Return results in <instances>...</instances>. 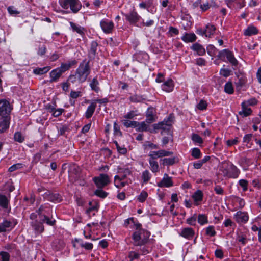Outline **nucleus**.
Instances as JSON below:
<instances>
[{
  "label": "nucleus",
  "instance_id": "nucleus-1",
  "mask_svg": "<svg viewBox=\"0 0 261 261\" xmlns=\"http://www.w3.org/2000/svg\"><path fill=\"white\" fill-rule=\"evenodd\" d=\"M85 62V61H83V62ZM89 73L90 67L89 61H88L85 64L82 63L80 65L75 75L80 82H83L86 80Z\"/></svg>",
  "mask_w": 261,
  "mask_h": 261
},
{
  "label": "nucleus",
  "instance_id": "nucleus-2",
  "mask_svg": "<svg viewBox=\"0 0 261 261\" xmlns=\"http://www.w3.org/2000/svg\"><path fill=\"white\" fill-rule=\"evenodd\" d=\"M61 7L65 9L69 8L74 13H76L81 9L82 5L79 0H59Z\"/></svg>",
  "mask_w": 261,
  "mask_h": 261
},
{
  "label": "nucleus",
  "instance_id": "nucleus-3",
  "mask_svg": "<svg viewBox=\"0 0 261 261\" xmlns=\"http://www.w3.org/2000/svg\"><path fill=\"white\" fill-rule=\"evenodd\" d=\"M133 237L134 241V245L140 246L144 244L147 242L149 235L147 232L140 229L134 233Z\"/></svg>",
  "mask_w": 261,
  "mask_h": 261
},
{
  "label": "nucleus",
  "instance_id": "nucleus-4",
  "mask_svg": "<svg viewBox=\"0 0 261 261\" xmlns=\"http://www.w3.org/2000/svg\"><path fill=\"white\" fill-rule=\"evenodd\" d=\"M93 181L99 189L106 186L110 182L109 176L105 174H100L99 176L94 177Z\"/></svg>",
  "mask_w": 261,
  "mask_h": 261
},
{
  "label": "nucleus",
  "instance_id": "nucleus-5",
  "mask_svg": "<svg viewBox=\"0 0 261 261\" xmlns=\"http://www.w3.org/2000/svg\"><path fill=\"white\" fill-rule=\"evenodd\" d=\"M9 102L5 99L0 100V117L8 118V115L11 112Z\"/></svg>",
  "mask_w": 261,
  "mask_h": 261
},
{
  "label": "nucleus",
  "instance_id": "nucleus-6",
  "mask_svg": "<svg viewBox=\"0 0 261 261\" xmlns=\"http://www.w3.org/2000/svg\"><path fill=\"white\" fill-rule=\"evenodd\" d=\"M44 198L53 202H60L62 200L61 196L57 193H51L47 191L44 194Z\"/></svg>",
  "mask_w": 261,
  "mask_h": 261
},
{
  "label": "nucleus",
  "instance_id": "nucleus-7",
  "mask_svg": "<svg viewBox=\"0 0 261 261\" xmlns=\"http://www.w3.org/2000/svg\"><path fill=\"white\" fill-rule=\"evenodd\" d=\"M158 186L160 187H169L173 186L171 177H169L168 175L165 173L162 180L158 183Z\"/></svg>",
  "mask_w": 261,
  "mask_h": 261
},
{
  "label": "nucleus",
  "instance_id": "nucleus-8",
  "mask_svg": "<svg viewBox=\"0 0 261 261\" xmlns=\"http://www.w3.org/2000/svg\"><path fill=\"white\" fill-rule=\"evenodd\" d=\"M146 121L147 123H151L154 122L155 120V111L153 108L148 109L146 112Z\"/></svg>",
  "mask_w": 261,
  "mask_h": 261
},
{
  "label": "nucleus",
  "instance_id": "nucleus-9",
  "mask_svg": "<svg viewBox=\"0 0 261 261\" xmlns=\"http://www.w3.org/2000/svg\"><path fill=\"white\" fill-rule=\"evenodd\" d=\"M234 217L238 223H245L248 220V216L247 213L241 211L238 212Z\"/></svg>",
  "mask_w": 261,
  "mask_h": 261
},
{
  "label": "nucleus",
  "instance_id": "nucleus-10",
  "mask_svg": "<svg viewBox=\"0 0 261 261\" xmlns=\"http://www.w3.org/2000/svg\"><path fill=\"white\" fill-rule=\"evenodd\" d=\"M42 223V221H38V219L32 222V226L37 233H41L44 231V226Z\"/></svg>",
  "mask_w": 261,
  "mask_h": 261
},
{
  "label": "nucleus",
  "instance_id": "nucleus-11",
  "mask_svg": "<svg viewBox=\"0 0 261 261\" xmlns=\"http://www.w3.org/2000/svg\"><path fill=\"white\" fill-rule=\"evenodd\" d=\"M100 25L103 31L106 33L112 32L114 27L113 22H108L106 21H101L100 23Z\"/></svg>",
  "mask_w": 261,
  "mask_h": 261
},
{
  "label": "nucleus",
  "instance_id": "nucleus-12",
  "mask_svg": "<svg viewBox=\"0 0 261 261\" xmlns=\"http://www.w3.org/2000/svg\"><path fill=\"white\" fill-rule=\"evenodd\" d=\"M62 74V71L58 68L53 70L50 73V80H49V82L51 83L57 81V80L61 76Z\"/></svg>",
  "mask_w": 261,
  "mask_h": 261
},
{
  "label": "nucleus",
  "instance_id": "nucleus-13",
  "mask_svg": "<svg viewBox=\"0 0 261 261\" xmlns=\"http://www.w3.org/2000/svg\"><path fill=\"white\" fill-rule=\"evenodd\" d=\"M9 124L8 118L0 117V133L6 130L9 126Z\"/></svg>",
  "mask_w": 261,
  "mask_h": 261
},
{
  "label": "nucleus",
  "instance_id": "nucleus-14",
  "mask_svg": "<svg viewBox=\"0 0 261 261\" xmlns=\"http://www.w3.org/2000/svg\"><path fill=\"white\" fill-rule=\"evenodd\" d=\"M171 124H165L164 121L161 122L158 124H154L153 125V127L154 129H163V130H168L169 131L171 126Z\"/></svg>",
  "mask_w": 261,
  "mask_h": 261
},
{
  "label": "nucleus",
  "instance_id": "nucleus-15",
  "mask_svg": "<svg viewBox=\"0 0 261 261\" xmlns=\"http://www.w3.org/2000/svg\"><path fill=\"white\" fill-rule=\"evenodd\" d=\"M180 234L184 238L190 239L193 237L194 231L191 228H185L182 229Z\"/></svg>",
  "mask_w": 261,
  "mask_h": 261
},
{
  "label": "nucleus",
  "instance_id": "nucleus-16",
  "mask_svg": "<svg viewBox=\"0 0 261 261\" xmlns=\"http://www.w3.org/2000/svg\"><path fill=\"white\" fill-rule=\"evenodd\" d=\"M162 86L163 90L168 92L172 91L173 89V81L171 79H169L163 84Z\"/></svg>",
  "mask_w": 261,
  "mask_h": 261
},
{
  "label": "nucleus",
  "instance_id": "nucleus-17",
  "mask_svg": "<svg viewBox=\"0 0 261 261\" xmlns=\"http://www.w3.org/2000/svg\"><path fill=\"white\" fill-rule=\"evenodd\" d=\"M192 49L196 51L199 56L204 55L205 53V49L198 43H195L192 46Z\"/></svg>",
  "mask_w": 261,
  "mask_h": 261
},
{
  "label": "nucleus",
  "instance_id": "nucleus-18",
  "mask_svg": "<svg viewBox=\"0 0 261 261\" xmlns=\"http://www.w3.org/2000/svg\"><path fill=\"white\" fill-rule=\"evenodd\" d=\"M242 111L239 112V114L240 115H243V117H247L251 115L252 110L250 108H248L246 106V103H242Z\"/></svg>",
  "mask_w": 261,
  "mask_h": 261
},
{
  "label": "nucleus",
  "instance_id": "nucleus-19",
  "mask_svg": "<svg viewBox=\"0 0 261 261\" xmlns=\"http://www.w3.org/2000/svg\"><path fill=\"white\" fill-rule=\"evenodd\" d=\"M196 36L194 33H186L182 37V40L186 42H192L195 41Z\"/></svg>",
  "mask_w": 261,
  "mask_h": 261
},
{
  "label": "nucleus",
  "instance_id": "nucleus-20",
  "mask_svg": "<svg viewBox=\"0 0 261 261\" xmlns=\"http://www.w3.org/2000/svg\"><path fill=\"white\" fill-rule=\"evenodd\" d=\"M97 46L98 44L96 42H92L91 44L90 49L89 53V57L90 58V59H93L94 58L96 54Z\"/></svg>",
  "mask_w": 261,
  "mask_h": 261
},
{
  "label": "nucleus",
  "instance_id": "nucleus-21",
  "mask_svg": "<svg viewBox=\"0 0 261 261\" xmlns=\"http://www.w3.org/2000/svg\"><path fill=\"white\" fill-rule=\"evenodd\" d=\"M127 20L130 23H135L137 22L140 18L137 12H132L126 16Z\"/></svg>",
  "mask_w": 261,
  "mask_h": 261
},
{
  "label": "nucleus",
  "instance_id": "nucleus-22",
  "mask_svg": "<svg viewBox=\"0 0 261 261\" xmlns=\"http://www.w3.org/2000/svg\"><path fill=\"white\" fill-rule=\"evenodd\" d=\"M96 108V103L95 102H92L88 108L86 112V117L87 118H89L91 117L93 113L95 111V109Z\"/></svg>",
  "mask_w": 261,
  "mask_h": 261
},
{
  "label": "nucleus",
  "instance_id": "nucleus-23",
  "mask_svg": "<svg viewBox=\"0 0 261 261\" xmlns=\"http://www.w3.org/2000/svg\"><path fill=\"white\" fill-rule=\"evenodd\" d=\"M226 58L229 62L233 65L237 66L238 64V61L234 58L232 53L230 50L227 51V54L226 55Z\"/></svg>",
  "mask_w": 261,
  "mask_h": 261
},
{
  "label": "nucleus",
  "instance_id": "nucleus-24",
  "mask_svg": "<svg viewBox=\"0 0 261 261\" xmlns=\"http://www.w3.org/2000/svg\"><path fill=\"white\" fill-rule=\"evenodd\" d=\"M153 153L158 158L170 156L173 154L172 152L166 151L165 150H160L158 151H153Z\"/></svg>",
  "mask_w": 261,
  "mask_h": 261
},
{
  "label": "nucleus",
  "instance_id": "nucleus-25",
  "mask_svg": "<svg viewBox=\"0 0 261 261\" xmlns=\"http://www.w3.org/2000/svg\"><path fill=\"white\" fill-rule=\"evenodd\" d=\"M257 33L258 30L254 26H250L244 31V35L246 36H251L256 34Z\"/></svg>",
  "mask_w": 261,
  "mask_h": 261
},
{
  "label": "nucleus",
  "instance_id": "nucleus-26",
  "mask_svg": "<svg viewBox=\"0 0 261 261\" xmlns=\"http://www.w3.org/2000/svg\"><path fill=\"white\" fill-rule=\"evenodd\" d=\"M9 201L6 196L0 195V206L4 208H7L8 206Z\"/></svg>",
  "mask_w": 261,
  "mask_h": 261
},
{
  "label": "nucleus",
  "instance_id": "nucleus-27",
  "mask_svg": "<svg viewBox=\"0 0 261 261\" xmlns=\"http://www.w3.org/2000/svg\"><path fill=\"white\" fill-rule=\"evenodd\" d=\"M40 221H42L43 223H46L47 224L54 226L56 223V221L54 220L53 221L50 220L48 217L46 216L45 215H40Z\"/></svg>",
  "mask_w": 261,
  "mask_h": 261
},
{
  "label": "nucleus",
  "instance_id": "nucleus-28",
  "mask_svg": "<svg viewBox=\"0 0 261 261\" xmlns=\"http://www.w3.org/2000/svg\"><path fill=\"white\" fill-rule=\"evenodd\" d=\"M50 70V67L46 66L43 68H38L34 70L33 72L36 74H43L47 73Z\"/></svg>",
  "mask_w": 261,
  "mask_h": 261
},
{
  "label": "nucleus",
  "instance_id": "nucleus-29",
  "mask_svg": "<svg viewBox=\"0 0 261 261\" xmlns=\"http://www.w3.org/2000/svg\"><path fill=\"white\" fill-rule=\"evenodd\" d=\"M230 169H231V171L228 173V176L230 177H232V178L238 177V176L239 175V172L238 169L236 168V167H235L233 165H231L230 167Z\"/></svg>",
  "mask_w": 261,
  "mask_h": 261
},
{
  "label": "nucleus",
  "instance_id": "nucleus-30",
  "mask_svg": "<svg viewBox=\"0 0 261 261\" xmlns=\"http://www.w3.org/2000/svg\"><path fill=\"white\" fill-rule=\"evenodd\" d=\"M149 164L150 165L151 170L153 172H157L159 171V165L156 161L152 159H149Z\"/></svg>",
  "mask_w": 261,
  "mask_h": 261
},
{
  "label": "nucleus",
  "instance_id": "nucleus-31",
  "mask_svg": "<svg viewBox=\"0 0 261 261\" xmlns=\"http://www.w3.org/2000/svg\"><path fill=\"white\" fill-rule=\"evenodd\" d=\"M177 158L173 157L172 158H165L163 161L164 165H172L176 162Z\"/></svg>",
  "mask_w": 261,
  "mask_h": 261
},
{
  "label": "nucleus",
  "instance_id": "nucleus-32",
  "mask_svg": "<svg viewBox=\"0 0 261 261\" xmlns=\"http://www.w3.org/2000/svg\"><path fill=\"white\" fill-rule=\"evenodd\" d=\"M90 207L87 209V212L90 213L92 211H97L98 208V204L96 201H90L89 202Z\"/></svg>",
  "mask_w": 261,
  "mask_h": 261
},
{
  "label": "nucleus",
  "instance_id": "nucleus-33",
  "mask_svg": "<svg viewBox=\"0 0 261 261\" xmlns=\"http://www.w3.org/2000/svg\"><path fill=\"white\" fill-rule=\"evenodd\" d=\"M98 84L99 83L97 79L94 78L92 80L91 83L90 84V86L93 90L95 91L96 92H98L99 90V88L98 87Z\"/></svg>",
  "mask_w": 261,
  "mask_h": 261
},
{
  "label": "nucleus",
  "instance_id": "nucleus-34",
  "mask_svg": "<svg viewBox=\"0 0 261 261\" xmlns=\"http://www.w3.org/2000/svg\"><path fill=\"white\" fill-rule=\"evenodd\" d=\"M115 146H116L118 152L120 154L125 155L127 153V150L126 148L120 146L116 141H115Z\"/></svg>",
  "mask_w": 261,
  "mask_h": 261
},
{
  "label": "nucleus",
  "instance_id": "nucleus-35",
  "mask_svg": "<svg viewBox=\"0 0 261 261\" xmlns=\"http://www.w3.org/2000/svg\"><path fill=\"white\" fill-rule=\"evenodd\" d=\"M205 30L207 32V34H208V37H210L211 36L213 35L215 31L216 28L214 25L208 24L206 26Z\"/></svg>",
  "mask_w": 261,
  "mask_h": 261
},
{
  "label": "nucleus",
  "instance_id": "nucleus-36",
  "mask_svg": "<svg viewBox=\"0 0 261 261\" xmlns=\"http://www.w3.org/2000/svg\"><path fill=\"white\" fill-rule=\"evenodd\" d=\"M198 222L201 225H203L208 222L207 217L203 214H200L198 217Z\"/></svg>",
  "mask_w": 261,
  "mask_h": 261
},
{
  "label": "nucleus",
  "instance_id": "nucleus-37",
  "mask_svg": "<svg viewBox=\"0 0 261 261\" xmlns=\"http://www.w3.org/2000/svg\"><path fill=\"white\" fill-rule=\"evenodd\" d=\"M225 91L228 94L233 93V88L231 82H228L226 84L225 86Z\"/></svg>",
  "mask_w": 261,
  "mask_h": 261
},
{
  "label": "nucleus",
  "instance_id": "nucleus-38",
  "mask_svg": "<svg viewBox=\"0 0 261 261\" xmlns=\"http://www.w3.org/2000/svg\"><path fill=\"white\" fill-rule=\"evenodd\" d=\"M137 130L139 132L146 131L147 129V125L146 124L145 122H142L141 123L138 122L137 125Z\"/></svg>",
  "mask_w": 261,
  "mask_h": 261
},
{
  "label": "nucleus",
  "instance_id": "nucleus-39",
  "mask_svg": "<svg viewBox=\"0 0 261 261\" xmlns=\"http://www.w3.org/2000/svg\"><path fill=\"white\" fill-rule=\"evenodd\" d=\"M193 198L195 201H201L202 198V193L201 191H197L193 195Z\"/></svg>",
  "mask_w": 261,
  "mask_h": 261
},
{
  "label": "nucleus",
  "instance_id": "nucleus-40",
  "mask_svg": "<svg viewBox=\"0 0 261 261\" xmlns=\"http://www.w3.org/2000/svg\"><path fill=\"white\" fill-rule=\"evenodd\" d=\"M192 155L196 159L200 158L201 152L199 149L197 148H194L192 151Z\"/></svg>",
  "mask_w": 261,
  "mask_h": 261
},
{
  "label": "nucleus",
  "instance_id": "nucleus-41",
  "mask_svg": "<svg viewBox=\"0 0 261 261\" xmlns=\"http://www.w3.org/2000/svg\"><path fill=\"white\" fill-rule=\"evenodd\" d=\"M94 194L97 196L102 198H105L107 195V193L100 189L95 190Z\"/></svg>",
  "mask_w": 261,
  "mask_h": 261
},
{
  "label": "nucleus",
  "instance_id": "nucleus-42",
  "mask_svg": "<svg viewBox=\"0 0 261 261\" xmlns=\"http://www.w3.org/2000/svg\"><path fill=\"white\" fill-rule=\"evenodd\" d=\"M192 139L194 142L198 143H202L203 142L201 137L196 134H193L192 135Z\"/></svg>",
  "mask_w": 261,
  "mask_h": 261
},
{
  "label": "nucleus",
  "instance_id": "nucleus-43",
  "mask_svg": "<svg viewBox=\"0 0 261 261\" xmlns=\"http://www.w3.org/2000/svg\"><path fill=\"white\" fill-rule=\"evenodd\" d=\"M123 124L126 127L132 126L136 127L137 126V125H138V122L133 121L124 120Z\"/></svg>",
  "mask_w": 261,
  "mask_h": 261
},
{
  "label": "nucleus",
  "instance_id": "nucleus-44",
  "mask_svg": "<svg viewBox=\"0 0 261 261\" xmlns=\"http://www.w3.org/2000/svg\"><path fill=\"white\" fill-rule=\"evenodd\" d=\"M14 140L16 141H18L19 142H22L24 140V137L22 136V134L20 132H16L14 134Z\"/></svg>",
  "mask_w": 261,
  "mask_h": 261
},
{
  "label": "nucleus",
  "instance_id": "nucleus-45",
  "mask_svg": "<svg viewBox=\"0 0 261 261\" xmlns=\"http://www.w3.org/2000/svg\"><path fill=\"white\" fill-rule=\"evenodd\" d=\"M142 178L144 182H147L149 181V180L150 178V177L149 175V172L148 170H145L143 172Z\"/></svg>",
  "mask_w": 261,
  "mask_h": 261
},
{
  "label": "nucleus",
  "instance_id": "nucleus-46",
  "mask_svg": "<svg viewBox=\"0 0 261 261\" xmlns=\"http://www.w3.org/2000/svg\"><path fill=\"white\" fill-rule=\"evenodd\" d=\"M206 234L211 236H215L216 234V232L214 230V227L212 226H210L208 227H207L206 229Z\"/></svg>",
  "mask_w": 261,
  "mask_h": 261
},
{
  "label": "nucleus",
  "instance_id": "nucleus-47",
  "mask_svg": "<svg viewBox=\"0 0 261 261\" xmlns=\"http://www.w3.org/2000/svg\"><path fill=\"white\" fill-rule=\"evenodd\" d=\"M0 255L1 256L2 261H9L10 258V255L8 252H1Z\"/></svg>",
  "mask_w": 261,
  "mask_h": 261
},
{
  "label": "nucleus",
  "instance_id": "nucleus-48",
  "mask_svg": "<svg viewBox=\"0 0 261 261\" xmlns=\"http://www.w3.org/2000/svg\"><path fill=\"white\" fill-rule=\"evenodd\" d=\"M148 194L146 192L142 191L140 195L139 196L138 199L140 202H144L146 198H147Z\"/></svg>",
  "mask_w": 261,
  "mask_h": 261
},
{
  "label": "nucleus",
  "instance_id": "nucleus-49",
  "mask_svg": "<svg viewBox=\"0 0 261 261\" xmlns=\"http://www.w3.org/2000/svg\"><path fill=\"white\" fill-rule=\"evenodd\" d=\"M257 100L255 98H253L250 99L249 100H248L247 101H244L242 103H246V106L248 107V106L255 105L257 103Z\"/></svg>",
  "mask_w": 261,
  "mask_h": 261
},
{
  "label": "nucleus",
  "instance_id": "nucleus-50",
  "mask_svg": "<svg viewBox=\"0 0 261 261\" xmlns=\"http://www.w3.org/2000/svg\"><path fill=\"white\" fill-rule=\"evenodd\" d=\"M207 107V103L206 101L201 100L199 102V103L197 105V108L199 110H203L204 109H205Z\"/></svg>",
  "mask_w": 261,
  "mask_h": 261
},
{
  "label": "nucleus",
  "instance_id": "nucleus-51",
  "mask_svg": "<svg viewBox=\"0 0 261 261\" xmlns=\"http://www.w3.org/2000/svg\"><path fill=\"white\" fill-rule=\"evenodd\" d=\"M230 72L231 70L229 69L222 68L220 70V73L224 77H227L230 75Z\"/></svg>",
  "mask_w": 261,
  "mask_h": 261
},
{
  "label": "nucleus",
  "instance_id": "nucleus-52",
  "mask_svg": "<svg viewBox=\"0 0 261 261\" xmlns=\"http://www.w3.org/2000/svg\"><path fill=\"white\" fill-rule=\"evenodd\" d=\"M196 219H197L196 215L195 214V215H194L193 216L188 219L187 220V222L190 225H195V222L196 221Z\"/></svg>",
  "mask_w": 261,
  "mask_h": 261
},
{
  "label": "nucleus",
  "instance_id": "nucleus-53",
  "mask_svg": "<svg viewBox=\"0 0 261 261\" xmlns=\"http://www.w3.org/2000/svg\"><path fill=\"white\" fill-rule=\"evenodd\" d=\"M22 168L21 164H16L12 165L9 168V171L10 172H13L15 170Z\"/></svg>",
  "mask_w": 261,
  "mask_h": 261
},
{
  "label": "nucleus",
  "instance_id": "nucleus-54",
  "mask_svg": "<svg viewBox=\"0 0 261 261\" xmlns=\"http://www.w3.org/2000/svg\"><path fill=\"white\" fill-rule=\"evenodd\" d=\"M239 185L243 188L244 191H246L247 189L248 182L247 180L244 179H241L239 181Z\"/></svg>",
  "mask_w": 261,
  "mask_h": 261
},
{
  "label": "nucleus",
  "instance_id": "nucleus-55",
  "mask_svg": "<svg viewBox=\"0 0 261 261\" xmlns=\"http://www.w3.org/2000/svg\"><path fill=\"white\" fill-rule=\"evenodd\" d=\"M81 246L83 248H85L87 250H91L93 248V244L92 243H81Z\"/></svg>",
  "mask_w": 261,
  "mask_h": 261
},
{
  "label": "nucleus",
  "instance_id": "nucleus-56",
  "mask_svg": "<svg viewBox=\"0 0 261 261\" xmlns=\"http://www.w3.org/2000/svg\"><path fill=\"white\" fill-rule=\"evenodd\" d=\"M64 109H58L57 110L55 109L52 113V114L54 117H58L61 115Z\"/></svg>",
  "mask_w": 261,
  "mask_h": 261
},
{
  "label": "nucleus",
  "instance_id": "nucleus-57",
  "mask_svg": "<svg viewBox=\"0 0 261 261\" xmlns=\"http://www.w3.org/2000/svg\"><path fill=\"white\" fill-rule=\"evenodd\" d=\"M137 111H132L129 112L127 114L124 116L125 118L127 119H133L134 116H137V114L136 113Z\"/></svg>",
  "mask_w": 261,
  "mask_h": 261
},
{
  "label": "nucleus",
  "instance_id": "nucleus-58",
  "mask_svg": "<svg viewBox=\"0 0 261 261\" xmlns=\"http://www.w3.org/2000/svg\"><path fill=\"white\" fill-rule=\"evenodd\" d=\"M70 67H71L70 64H62L61 67L59 68V69L61 70V71L63 73V72H65V71L68 70Z\"/></svg>",
  "mask_w": 261,
  "mask_h": 261
},
{
  "label": "nucleus",
  "instance_id": "nucleus-59",
  "mask_svg": "<svg viewBox=\"0 0 261 261\" xmlns=\"http://www.w3.org/2000/svg\"><path fill=\"white\" fill-rule=\"evenodd\" d=\"M70 25L73 29V30L79 33H81L82 32V29L81 28H79L76 26V25L73 22H70Z\"/></svg>",
  "mask_w": 261,
  "mask_h": 261
},
{
  "label": "nucleus",
  "instance_id": "nucleus-60",
  "mask_svg": "<svg viewBox=\"0 0 261 261\" xmlns=\"http://www.w3.org/2000/svg\"><path fill=\"white\" fill-rule=\"evenodd\" d=\"M71 172L75 174L76 175H79L80 170L78 167L74 166L71 169Z\"/></svg>",
  "mask_w": 261,
  "mask_h": 261
},
{
  "label": "nucleus",
  "instance_id": "nucleus-61",
  "mask_svg": "<svg viewBox=\"0 0 261 261\" xmlns=\"http://www.w3.org/2000/svg\"><path fill=\"white\" fill-rule=\"evenodd\" d=\"M245 83V81L244 79L241 78L239 80V81L236 83V86L237 87L241 88Z\"/></svg>",
  "mask_w": 261,
  "mask_h": 261
},
{
  "label": "nucleus",
  "instance_id": "nucleus-62",
  "mask_svg": "<svg viewBox=\"0 0 261 261\" xmlns=\"http://www.w3.org/2000/svg\"><path fill=\"white\" fill-rule=\"evenodd\" d=\"M228 49H224L221 51H220L218 54V57L219 58H222V57H224L225 56H226L227 51H228Z\"/></svg>",
  "mask_w": 261,
  "mask_h": 261
},
{
  "label": "nucleus",
  "instance_id": "nucleus-63",
  "mask_svg": "<svg viewBox=\"0 0 261 261\" xmlns=\"http://www.w3.org/2000/svg\"><path fill=\"white\" fill-rule=\"evenodd\" d=\"M214 190L218 194H222L223 193V189L219 186H216Z\"/></svg>",
  "mask_w": 261,
  "mask_h": 261
},
{
  "label": "nucleus",
  "instance_id": "nucleus-64",
  "mask_svg": "<svg viewBox=\"0 0 261 261\" xmlns=\"http://www.w3.org/2000/svg\"><path fill=\"white\" fill-rule=\"evenodd\" d=\"M215 255L217 257L222 258L223 256V253L221 250L218 249L215 251Z\"/></svg>",
  "mask_w": 261,
  "mask_h": 261
}]
</instances>
